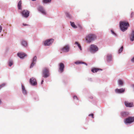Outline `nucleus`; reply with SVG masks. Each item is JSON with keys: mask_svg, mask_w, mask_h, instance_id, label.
Returning <instances> with one entry per match:
<instances>
[{"mask_svg": "<svg viewBox=\"0 0 134 134\" xmlns=\"http://www.w3.org/2000/svg\"><path fill=\"white\" fill-rule=\"evenodd\" d=\"M69 47L68 46H66L62 48V50L64 52H67L69 51Z\"/></svg>", "mask_w": 134, "mask_h": 134, "instance_id": "nucleus-14", "label": "nucleus"}, {"mask_svg": "<svg viewBox=\"0 0 134 134\" xmlns=\"http://www.w3.org/2000/svg\"><path fill=\"white\" fill-rule=\"evenodd\" d=\"M99 70H102L98 69V68H93L91 69V71L93 72H97Z\"/></svg>", "mask_w": 134, "mask_h": 134, "instance_id": "nucleus-17", "label": "nucleus"}, {"mask_svg": "<svg viewBox=\"0 0 134 134\" xmlns=\"http://www.w3.org/2000/svg\"><path fill=\"white\" fill-rule=\"evenodd\" d=\"M51 0H43V2L44 3H48L51 2Z\"/></svg>", "mask_w": 134, "mask_h": 134, "instance_id": "nucleus-26", "label": "nucleus"}, {"mask_svg": "<svg viewBox=\"0 0 134 134\" xmlns=\"http://www.w3.org/2000/svg\"><path fill=\"white\" fill-rule=\"evenodd\" d=\"M23 25L25 26H27L28 25L26 24H25L24 23L23 24Z\"/></svg>", "mask_w": 134, "mask_h": 134, "instance_id": "nucleus-40", "label": "nucleus"}, {"mask_svg": "<svg viewBox=\"0 0 134 134\" xmlns=\"http://www.w3.org/2000/svg\"><path fill=\"white\" fill-rule=\"evenodd\" d=\"M123 49V47L122 46L121 47L120 49H119V53H120L122 51Z\"/></svg>", "mask_w": 134, "mask_h": 134, "instance_id": "nucleus-28", "label": "nucleus"}, {"mask_svg": "<svg viewBox=\"0 0 134 134\" xmlns=\"http://www.w3.org/2000/svg\"><path fill=\"white\" fill-rule=\"evenodd\" d=\"M75 63V64H84L85 65H87V64L85 63L82 62L80 61H77Z\"/></svg>", "mask_w": 134, "mask_h": 134, "instance_id": "nucleus-20", "label": "nucleus"}, {"mask_svg": "<svg viewBox=\"0 0 134 134\" xmlns=\"http://www.w3.org/2000/svg\"><path fill=\"white\" fill-rule=\"evenodd\" d=\"M5 85V84L4 83H3L2 85H0V89L3 86H4Z\"/></svg>", "mask_w": 134, "mask_h": 134, "instance_id": "nucleus-32", "label": "nucleus"}, {"mask_svg": "<svg viewBox=\"0 0 134 134\" xmlns=\"http://www.w3.org/2000/svg\"><path fill=\"white\" fill-rule=\"evenodd\" d=\"M132 86L133 87V88H134V85H132Z\"/></svg>", "mask_w": 134, "mask_h": 134, "instance_id": "nucleus-43", "label": "nucleus"}, {"mask_svg": "<svg viewBox=\"0 0 134 134\" xmlns=\"http://www.w3.org/2000/svg\"><path fill=\"white\" fill-rule=\"evenodd\" d=\"M120 26L121 30L123 31L126 30L129 25L128 22L125 21H120Z\"/></svg>", "mask_w": 134, "mask_h": 134, "instance_id": "nucleus-1", "label": "nucleus"}, {"mask_svg": "<svg viewBox=\"0 0 134 134\" xmlns=\"http://www.w3.org/2000/svg\"><path fill=\"white\" fill-rule=\"evenodd\" d=\"M134 121V117H129L126 118L125 122L126 123H130Z\"/></svg>", "mask_w": 134, "mask_h": 134, "instance_id": "nucleus-6", "label": "nucleus"}, {"mask_svg": "<svg viewBox=\"0 0 134 134\" xmlns=\"http://www.w3.org/2000/svg\"><path fill=\"white\" fill-rule=\"evenodd\" d=\"M21 14L23 17L27 18L29 16V12L26 10H24L22 12Z\"/></svg>", "mask_w": 134, "mask_h": 134, "instance_id": "nucleus-5", "label": "nucleus"}, {"mask_svg": "<svg viewBox=\"0 0 134 134\" xmlns=\"http://www.w3.org/2000/svg\"><path fill=\"white\" fill-rule=\"evenodd\" d=\"M121 114L122 116L123 117H125L128 114L127 112H123L121 113Z\"/></svg>", "mask_w": 134, "mask_h": 134, "instance_id": "nucleus-22", "label": "nucleus"}, {"mask_svg": "<svg viewBox=\"0 0 134 134\" xmlns=\"http://www.w3.org/2000/svg\"><path fill=\"white\" fill-rule=\"evenodd\" d=\"M42 77L44 78H47L50 76V73L49 69L45 68L42 70Z\"/></svg>", "mask_w": 134, "mask_h": 134, "instance_id": "nucleus-3", "label": "nucleus"}, {"mask_svg": "<svg viewBox=\"0 0 134 134\" xmlns=\"http://www.w3.org/2000/svg\"><path fill=\"white\" fill-rule=\"evenodd\" d=\"M36 59H37V57L36 56H35L34 58H33V62H36Z\"/></svg>", "mask_w": 134, "mask_h": 134, "instance_id": "nucleus-30", "label": "nucleus"}, {"mask_svg": "<svg viewBox=\"0 0 134 134\" xmlns=\"http://www.w3.org/2000/svg\"><path fill=\"white\" fill-rule=\"evenodd\" d=\"M17 55L21 59H23L25 57L27 56L26 54L23 52L18 53Z\"/></svg>", "mask_w": 134, "mask_h": 134, "instance_id": "nucleus-11", "label": "nucleus"}, {"mask_svg": "<svg viewBox=\"0 0 134 134\" xmlns=\"http://www.w3.org/2000/svg\"><path fill=\"white\" fill-rule=\"evenodd\" d=\"M30 82L31 85L34 86L37 85V84L36 79L34 77H32L30 79Z\"/></svg>", "mask_w": 134, "mask_h": 134, "instance_id": "nucleus-8", "label": "nucleus"}, {"mask_svg": "<svg viewBox=\"0 0 134 134\" xmlns=\"http://www.w3.org/2000/svg\"><path fill=\"white\" fill-rule=\"evenodd\" d=\"M125 90V88H121L120 89H116L115 90L116 92L118 93H122L124 92Z\"/></svg>", "mask_w": 134, "mask_h": 134, "instance_id": "nucleus-12", "label": "nucleus"}, {"mask_svg": "<svg viewBox=\"0 0 134 134\" xmlns=\"http://www.w3.org/2000/svg\"><path fill=\"white\" fill-rule=\"evenodd\" d=\"M107 60L108 62L110 61L112 59V56L110 54H108L107 56Z\"/></svg>", "mask_w": 134, "mask_h": 134, "instance_id": "nucleus-19", "label": "nucleus"}, {"mask_svg": "<svg viewBox=\"0 0 134 134\" xmlns=\"http://www.w3.org/2000/svg\"><path fill=\"white\" fill-rule=\"evenodd\" d=\"M21 44L22 45L25 47H26L27 45V43L26 42L24 41H23L22 42Z\"/></svg>", "mask_w": 134, "mask_h": 134, "instance_id": "nucleus-21", "label": "nucleus"}, {"mask_svg": "<svg viewBox=\"0 0 134 134\" xmlns=\"http://www.w3.org/2000/svg\"><path fill=\"white\" fill-rule=\"evenodd\" d=\"M54 41V39H53L47 40L44 42V44L46 46H49L52 44Z\"/></svg>", "mask_w": 134, "mask_h": 134, "instance_id": "nucleus-7", "label": "nucleus"}, {"mask_svg": "<svg viewBox=\"0 0 134 134\" xmlns=\"http://www.w3.org/2000/svg\"><path fill=\"white\" fill-rule=\"evenodd\" d=\"M78 26L79 27H80V29H82V26H81V25H78Z\"/></svg>", "mask_w": 134, "mask_h": 134, "instance_id": "nucleus-36", "label": "nucleus"}, {"mask_svg": "<svg viewBox=\"0 0 134 134\" xmlns=\"http://www.w3.org/2000/svg\"><path fill=\"white\" fill-rule=\"evenodd\" d=\"M2 29V27L0 26V32H1Z\"/></svg>", "mask_w": 134, "mask_h": 134, "instance_id": "nucleus-39", "label": "nucleus"}, {"mask_svg": "<svg viewBox=\"0 0 134 134\" xmlns=\"http://www.w3.org/2000/svg\"><path fill=\"white\" fill-rule=\"evenodd\" d=\"M75 44H76L77 45L78 47L79 48V49L81 50H82L81 47V45L80 44H79L78 42H75Z\"/></svg>", "mask_w": 134, "mask_h": 134, "instance_id": "nucleus-23", "label": "nucleus"}, {"mask_svg": "<svg viewBox=\"0 0 134 134\" xmlns=\"http://www.w3.org/2000/svg\"><path fill=\"white\" fill-rule=\"evenodd\" d=\"M125 105L127 107H132L133 106V102H129L127 101H125L124 102Z\"/></svg>", "mask_w": 134, "mask_h": 134, "instance_id": "nucleus-10", "label": "nucleus"}, {"mask_svg": "<svg viewBox=\"0 0 134 134\" xmlns=\"http://www.w3.org/2000/svg\"><path fill=\"white\" fill-rule=\"evenodd\" d=\"M21 1H20L18 3V8L19 9L21 10Z\"/></svg>", "mask_w": 134, "mask_h": 134, "instance_id": "nucleus-18", "label": "nucleus"}, {"mask_svg": "<svg viewBox=\"0 0 134 134\" xmlns=\"http://www.w3.org/2000/svg\"><path fill=\"white\" fill-rule=\"evenodd\" d=\"M65 14L67 17H68L69 18H71V15L68 13H66Z\"/></svg>", "mask_w": 134, "mask_h": 134, "instance_id": "nucleus-27", "label": "nucleus"}, {"mask_svg": "<svg viewBox=\"0 0 134 134\" xmlns=\"http://www.w3.org/2000/svg\"><path fill=\"white\" fill-rule=\"evenodd\" d=\"M71 23V26L73 28H77L76 26L75 25L74 22H72L71 21L70 22Z\"/></svg>", "mask_w": 134, "mask_h": 134, "instance_id": "nucleus-24", "label": "nucleus"}, {"mask_svg": "<svg viewBox=\"0 0 134 134\" xmlns=\"http://www.w3.org/2000/svg\"><path fill=\"white\" fill-rule=\"evenodd\" d=\"M73 99H77L78 100V99L77 97L76 96H74V97H73Z\"/></svg>", "mask_w": 134, "mask_h": 134, "instance_id": "nucleus-34", "label": "nucleus"}, {"mask_svg": "<svg viewBox=\"0 0 134 134\" xmlns=\"http://www.w3.org/2000/svg\"><path fill=\"white\" fill-rule=\"evenodd\" d=\"M38 9L39 11L41 12L43 14H46V12L42 7L41 6H39Z\"/></svg>", "mask_w": 134, "mask_h": 134, "instance_id": "nucleus-13", "label": "nucleus"}, {"mask_svg": "<svg viewBox=\"0 0 134 134\" xmlns=\"http://www.w3.org/2000/svg\"><path fill=\"white\" fill-rule=\"evenodd\" d=\"M93 115H94L93 114H89V116H91L92 117V118H94Z\"/></svg>", "mask_w": 134, "mask_h": 134, "instance_id": "nucleus-33", "label": "nucleus"}, {"mask_svg": "<svg viewBox=\"0 0 134 134\" xmlns=\"http://www.w3.org/2000/svg\"><path fill=\"white\" fill-rule=\"evenodd\" d=\"M96 38V37L95 35L91 34H88L86 37V41L89 43L94 40Z\"/></svg>", "mask_w": 134, "mask_h": 134, "instance_id": "nucleus-2", "label": "nucleus"}, {"mask_svg": "<svg viewBox=\"0 0 134 134\" xmlns=\"http://www.w3.org/2000/svg\"><path fill=\"white\" fill-rule=\"evenodd\" d=\"M131 61L132 62H134V57L131 59Z\"/></svg>", "mask_w": 134, "mask_h": 134, "instance_id": "nucleus-38", "label": "nucleus"}, {"mask_svg": "<svg viewBox=\"0 0 134 134\" xmlns=\"http://www.w3.org/2000/svg\"><path fill=\"white\" fill-rule=\"evenodd\" d=\"M32 0V1H36V0Z\"/></svg>", "mask_w": 134, "mask_h": 134, "instance_id": "nucleus-44", "label": "nucleus"}, {"mask_svg": "<svg viewBox=\"0 0 134 134\" xmlns=\"http://www.w3.org/2000/svg\"><path fill=\"white\" fill-rule=\"evenodd\" d=\"M22 90L23 93L24 94H27V91L25 90L24 86L23 85H21Z\"/></svg>", "mask_w": 134, "mask_h": 134, "instance_id": "nucleus-16", "label": "nucleus"}, {"mask_svg": "<svg viewBox=\"0 0 134 134\" xmlns=\"http://www.w3.org/2000/svg\"><path fill=\"white\" fill-rule=\"evenodd\" d=\"M97 46L94 44L91 45L90 47L89 51L92 53H94L98 50Z\"/></svg>", "mask_w": 134, "mask_h": 134, "instance_id": "nucleus-4", "label": "nucleus"}, {"mask_svg": "<svg viewBox=\"0 0 134 134\" xmlns=\"http://www.w3.org/2000/svg\"><path fill=\"white\" fill-rule=\"evenodd\" d=\"M1 99H0V104L1 103Z\"/></svg>", "mask_w": 134, "mask_h": 134, "instance_id": "nucleus-42", "label": "nucleus"}, {"mask_svg": "<svg viewBox=\"0 0 134 134\" xmlns=\"http://www.w3.org/2000/svg\"><path fill=\"white\" fill-rule=\"evenodd\" d=\"M64 68L65 66L63 63H61L59 64V70L60 73H62L64 71Z\"/></svg>", "mask_w": 134, "mask_h": 134, "instance_id": "nucleus-9", "label": "nucleus"}, {"mask_svg": "<svg viewBox=\"0 0 134 134\" xmlns=\"http://www.w3.org/2000/svg\"><path fill=\"white\" fill-rule=\"evenodd\" d=\"M35 64V63H34V62H32V63H31V65L30 67V68H32Z\"/></svg>", "mask_w": 134, "mask_h": 134, "instance_id": "nucleus-31", "label": "nucleus"}, {"mask_svg": "<svg viewBox=\"0 0 134 134\" xmlns=\"http://www.w3.org/2000/svg\"><path fill=\"white\" fill-rule=\"evenodd\" d=\"M133 15L134 13H132L131 15V18L133 17Z\"/></svg>", "mask_w": 134, "mask_h": 134, "instance_id": "nucleus-35", "label": "nucleus"}, {"mask_svg": "<svg viewBox=\"0 0 134 134\" xmlns=\"http://www.w3.org/2000/svg\"><path fill=\"white\" fill-rule=\"evenodd\" d=\"M111 32L113 34H114L115 35V33H114V31H113L112 30H111Z\"/></svg>", "mask_w": 134, "mask_h": 134, "instance_id": "nucleus-37", "label": "nucleus"}, {"mask_svg": "<svg viewBox=\"0 0 134 134\" xmlns=\"http://www.w3.org/2000/svg\"><path fill=\"white\" fill-rule=\"evenodd\" d=\"M118 83L119 84L121 85H122L123 84V81L120 80H118Z\"/></svg>", "mask_w": 134, "mask_h": 134, "instance_id": "nucleus-25", "label": "nucleus"}, {"mask_svg": "<svg viewBox=\"0 0 134 134\" xmlns=\"http://www.w3.org/2000/svg\"><path fill=\"white\" fill-rule=\"evenodd\" d=\"M130 38L131 41H133L134 40V31H132V33L131 35Z\"/></svg>", "mask_w": 134, "mask_h": 134, "instance_id": "nucleus-15", "label": "nucleus"}, {"mask_svg": "<svg viewBox=\"0 0 134 134\" xmlns=\"http://www.w3.org/2000/svg\"><path fill=\"white\" fill-rule=\"evenodd\" d=\"M13 64V62L12 61H10L9 63V65L10 66H11Z\"/></svg>", "mask_w": 134, "mask_h": 134, "instance_id": "nucleus-29", "label": "nucleus"}, {"mask_svg": "<svg viewBox=\"0 0 134 134\" xmlns=\"http://www.w3.org/2000/svg\"><path fill=\"white\" fill-rule=\"evenodd\" d=\"M44 79H42V81L41 82V84H42L44 81H43Z\"/></svg>", "mask_w": 134, "mask_h": 134, "instance_id": "nucleus-41", "label": "nucleus"}]
</instances>
